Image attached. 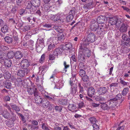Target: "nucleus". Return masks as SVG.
Returning a JSON list of instances; mask_svg holds the SVG:
<instances>
[{
    "label": "nucleus",
    "mask_w": 130,
    "mask_h": 130,
    "mask_svg": "<svg viewBox=\"0 0 130 130\" xmlns=\"http://www.w3.org/2000/svg\"><path fill=\"white\" fill-rule=\"evenodd\" d=\"M82 43L80 48V51L79 56H80V59L79 60H84L85 57H89L91 55L90 50L87 48L86 46L89 45L88 43Z\"/></svg>",
    "instance_id": "nucleus-1"
},
{
    "label": "nucleus",
    "mask_w": 130,
    "mask_h": 130,
    "mask_svg": "<svg viewBox=\"0 0 130 130\" xmlns=\"http://www.w3.org/2000/svg\"><path fill=\"white\" fill-rule=\"evenodd\" d=\"M87 68V67L85 63L80 62L79 65V74L80 76L82 77L86 75V72L85 70Z\"/></svg>",
    "instance_id": "nucleus-2"
},
{
    "label": "nucleus",
    "mask_w": 130,
    "mask_h": 130,
    "mask_svg": "<svg viewBox=\"0 0 130 130\" xmlns=\"http://www.w3.org/2000/svg\"><path fill=\"white\" fill-rule=\"evenodd\" d=\"M95 35L94 33L91 32L87 36V39L83 43H87L89 44L90 43L93 42L95 40Z\"/></svg>",
    "instance_id": "nucleus-3"
},
{
    "label": "nucleus",
    "mask_w": 130,
    "mask_h": 130,
    "mask_svg": "<svg viewBox=\"0 0 130 130\" xmlns=\"http://www.w3.org/2000/svg\"><path fill=\"white\" fill-rule=\"evenodd\" d=\"M18 65L22 69L27 68L29 66V62L27 59H23Z\"/></svg>",
    "instance_id": "nucleus-4"
},
{
    "label": "nucleus",
    "mask_w": 130,
    "mask_h": 130,
    "mask_svg": "<svg viewBox=\"0 0 130 130\" xmlns=\"http://www.w3.org/2000/svg\"><path fill=\"white\" fill-rule=\"evenodd\" d=\"M108 103L109 105L110 109V108H115V106L117 105V101H116V99H111L108 101Z\"/></svg>",
    "instance_id": "nucleus-5"
},
{
    "label": "nucleus",
    "mask_w": 130,
    "mask_h": 130,
    "mask_svg": "<svg viewBox=\"0 0 130 130\" xmlns=\"http://www.w3.org/2000/svg\"><path fill=\"white\" fill-rule=\"evenodd\" d=\"M98 23L94 20L92 21L91 23L90 28L92 30L95 31L98 29L99 25Z\"/></svg>",
    "instance_id": "nucleus-6"
},
{
    "label": "nucleus",
    "mask_w": 130,
    "mask_h": 130,
    "mask_svg": "<svg viewBox=\"0 0 130 130\" xmlns=\"http://www.w3.org/2000/svg\"><path fill=\"white\" fill-rule=\"evenodd\" d=\"M60 13H58L55 15L51 14L49 16V18L51 19L53 21H56L59 20Z\"/></svg>",
    "instance_id": "nucleus-7"
},
{
    "label": "nucleus",
    "mask_w": 130,
    "mask_h": 130,
    "mask_svg": "<svg viewBox=\"0 0 130 130\" xmlns=\"http://www.w3.org/2000/svg\"><path fill=\"white\" fill-rule=\"evenodd\" d=\"M107 91V88L105 87H101L98 90V93L100 95H103Z\"/></svg>",
    "instance_id": "nucleus-8"
},
{
    "label": "nucleus",
    "mask_w": 130,
    "mask_h": 130,
    "mask_svg": "<svg viewBox=\"0 0 130 130\" xmlns=\"http://www.w3.org/2000/svg\"><path fill=\"white\" fill-rule=\"evenodd\" d=\"M53 80L52 83V84H54L55 85V88L60 89L63 86V83L61 81H59L58 82H57L55 84V83L53 82Z\"/></svg>",
    "instance_id": "nucleus-9"
},
{
    "label": "nucleus",
    "mask_w": 130,
    "mask_h": 130,
    "mask_svg": "<svg viewBox=\"0 0 130 130\" xmlns=\"http://www.w3.org/2000/svg\"><path fill=\"white\" fill-rule=\"evenodd\" d=\"M74 87H71V88L70 93V94L73 96L75 94L77 91V86L74 84Z\"/></svg>",
    "instance_id": "nucleus-10"
},
{
    "label": "nucleus",
    "mask_w": 130,
    "mask_h": 130,
    "mask_svg": "<svg viewBox=\"0 0 130 130\" xmlns=\"http://www.w3.org/2000/svg\"><path fill=\"white\" fill-rule=\"evenodd\" d=\"M95 93L94 89L92 87H90L89 88L88 92V95L90 98H92L93 95Z\"/></svg>",
    "instance_id": "nucleus-11"
},
{
    "label": "nucleus",
    "mask_w": 130,
    "mask_h": 130,
    "mask_svg": "<svg viewBox=\"0 0 130 130\" xmlns=\"http://www.w3.org/2000/svg\"><path fill=\"white\" fill-rule=\"evenodd\" d=\"M56 39L55 37H51L47 39L46 42L47 44H56Z\"/></svg>",
    "instance_id": "nucleus-12"
},
{
    "label": "nucleus",
    "mask_w": 130,
    "mask_h": 130,
    "mask_svg": "<svg viewBox=\"0 0 130 130\" xmlns=\"http://www.w3.org/2000/svg\"><path fill=\"white\" fill-rule=\"evenodd\" d=\"M63 51L62 48H58L55 49L54 52V55L58 56V55H61Z\"/></svg>",
    "instance_id": "nucleus-13"
},
{
    "label": "nucleus",
    "mask_w": 130,
    "mask_h": 130,
    "mask_svg": "<svg viewBox=\"0 0 130 130\" xmlns=\"http://www.w3.org/2000/svg\"><path fill=\"white\" fill-rule=\"evenodd\" d=\"M100 103L101 104L100 105L101 107L103 110H108L110 109V107L108 106L106 102L105 103L100 102Z\"/></svg>",
    "instance_id": "nucleus-14"
},
{
    "label": "nucleus",
    "mask_w": 130,
    "mask_h": 130,
    "mask_svg": "<svg viewBox=\"0 0 130 130\" xmlns=\"http://www.w3.org/2000/svg\"><path fill=\"white\" fill-rule=\"evenodd\" d=\"M53 29L59 33L62 32L64 30L62 27L59 26H54L53 27Z\"/></svg>",
    "instance_id": "nucleus-15"
},
{
    "label": "nucleus",
    "mask_w": 130,
    "mask_h": 130,
    "mask_svg": "<svg viewBox=\"0 0 130 130\" xmlns=\"http://www.w3.org/2000/svg\"><path fill=\"white\" fill-rule=\"evenodd\" d=\"M68 108L70 110L73 112H75L77 111L76 110V107L74 104H70L68 106Z\"/></svg>",
    "instance_id": "nucleus-16"
},
{
    "label": "nucleus",
    "mask_w": 130,
    "mask_h": 130,
    "mask_svg": "<svg viewBox=\"0 0 130 130\" xmlns=\"http://www.w3.org/2000/svg\"><path fill=\"white\" fill-rule=\"evenodd\" d=\"M48 96H46V99L50 101H57V99L55 98V96L50 93L49 94Z\"/></svg>",
    "instance_id": "nucleus-17"
},
{
    "label": "nucleus",
    "mask_w": 130,
    "mask_h": 130,
    "mask_svg": "<svg viewBox=\"0 0 130 130\" xmlns=\"http://www.w3.org/2000/svg\"><path fill=\"white\" fill-rule=\"evenodd\" d=\"M105 19V16L100 15L97 18V22L99 24H102L103 23V21Z\"/></svg>",
    "instance_id": "nucleus-18"
},
{
    "label": "nucleus",
    "mask_w": 130,
    "mask_h": 130,
    "mask_svg": "<svg viewBox=\"0 0 130 130\" xmlns=\"http://www.w3.org/2000/svg\"><path fill=\"white\" fill-rule=\"evenodd\" d=\"M32 6L38 7L40 4V0H32Z\"/></svg>",
    "instance_id": "nucleus-19"
},
{
    "label": "nucleus",
    "mask_w": 130,
    "mask_h": 130,
    "mask_svg": "<svg viewBox=\"0 0 130 130\" xmlns=\"http://www.w3.org/2000/svg\"><path fill=\"white\" fill-rule=\"evenodd\" d=\"M117 21V19L116 17H113L110 19L109 22L111 25H113L116 24Z\"/></svg>",
    "instance_id": "nucleus-20"
},
{
    "label": "nucleus",
    "mask_w": 130,
    "mask_h": 130,
    "mask_svg": "<svg viewBox=\"0 0 130 130\" xmlns=\"http://www.w3.org/2000/svg\"><path fill=\"white\" fill-rule=\"evenodd\" d=\"M14 56L16 59H20L23 57V55L21 52H17L14 54Z\"/></svg>",
    "instance_id": "nucleus-21"
},
{
    "label": "nucleus",
    "mask_w": 130,
    "mask_h": 130,
    "mask_svg": "<svg viewBox=\"0 0 130 130\" xmlns=\"http://www.w3.org/2000/svg\"><path fill=\"white\" fill-rule=\"evenodd\" d=\"M120 83L121 84L122 86L125 87L128 86L129 84L128 82H125L124 80L122 78H120Z\"/></svg>",
    "instance_id": "nucleus-22"
},
{
    "label": "nucleus",
    "mask_w": 130,
    "mask_h": 130,
    "mask_svg": "<svg viewBox=\"0 0 130 130\" xmlns=\"http://www.w3.org/2000/svg\"><path fill=\"white\" fill-rule=\"evenodd\" d=\"M72 44L71 43H68L64 46L63 49L64 50H70L72 47Z\"/></svg>",
    "instance_id": "nucleus-23"
},
{
    "label": "nucleus",
    "mask_w": 130,
    "mask_h": 130,
    "mask_svg": "<svg viewBox=\"0 0 130 130\" xmlns=\"http://www.w3.org/2000/svg\"><path fill=\"white\" fill-rule=\"evenodd\" d=\"M28 48L31 50L33 49V46L34 45V42L32 40H30L28 42Z\"/></svg>",
    "instance_id": "nucleus-24"
},
{
    "label": "nucleus",
    "mask_w": 130,
    "mask_h": 130,
    "mask_svg": "<svg viewBox=\"0 0 130 130\" xmlns=\"http://www.w3.org/2000/svg\"><path fill=\"white\" fill-rule=\"evenodd\" d=\"M17 74L18 76L21 77H23L25 75V71L22 70H19L17 72Z\"/></svg>",
    "instance_id": "nucleus-25"
},
{
    "label": "nucleus",
    "mask_w": 130,
    "mask_h": 130,
    "mask_svg": "<svg viewBox=\"0 0 130 130\" xmlns=\"http://www.w3.org/2000/svg\"><path fill=\"white\" fill-rule=\"evenodd\" d=\"M60 15H61L59 16V20L60 21V23H61L64 21L66 17L62 13H60Z\"/></svg>",
    "instance_id": "nucleus-26"
},
{
    "label": "nucleus",
    "mask_w": 130,
    "mask_h": 130,
    "mask_svg": "<svg viewBox=\"0 0 130 130\" xmlns=\"http://www.w3.org/2000/svg\"><path fill=\"white\" fill-rule=\"evenodd\" d=\"M5 66L8 67H11L12 64V62L10 60H7L4 62Z\"/></svg>",
    "instance_id": "nucleus-27"
},
{
    "label": "nucleus",
    "mask_w": 130,
    "mask_h": 130,
    "mask_svg": "<svg viewBox=\"0 0 130 130\" xmlns=\"http://www.w3.org/2000/svg\"><path fill=\"white\" fill-rule=\"evenodd\" d=\"M2 115L5 118L7 119L10 117V114L7 110L4 111L2 113Z\"/></svg>",
    "instance_id": "nucleus-28"
},
{
    "label": "nucleus",
    "mask_w": 130,
    "mask_h": 130,
    "mask_svg": "<svg viewBox=\"0 0 130 130\" xmlns=\"http://www.w3.org/2000/svg\"><path fill=\"white\" fill-rule=\"evenodd\" d=\"M56 44H48L47 48V50L50 51L53 50L55 47V45Z\"/></svg>",
    "instance_id": "nucleus-29"
},
{
    "label": "nucleus",
    "mask_w": 130,
    "mask_h": 130,
    "mask_svg": "<svg viewBox=\"0 0 130 130\" xmlns=\"http://www.w3.org/2000/svg\"><path fill=\"white\" fill-rule=\"evenodd\" d=\"M127 28V27L125 24H123L122 25L120 28V31L122 32H125L126 31Z\"/></svg>",
    "instance_id": "nucleus-30"
},
{
    "label": "nucleus",
    "mask_w": 130,
    "mask_h": 130,
    "mask_svg": "<svg viewBox=\"0 0 130 130\" xmlns=\"http://www.w3.org/2000/svg\"><path fill=\"white\" fill-rule=\"evenodd\" d=\"M75 79V78H74V77L70 79V84L71 87H74V84H75L76 85H76L77 82L76 80L75 81H74Z\"/></svg>",
    "instance_id": "nucleus-31"
},
{
    "label": "nucleus",
    "mask_w": 130,
    "mask_h": 130,
    "mask_svg": "<svg viewBox=\"0 0 130 130\" xmlns=\"http://www.w3.org/2000/svg\"><path fill=\"white\" fill-rule=\"evenodd\" d=\"M14 55V53L12 51H10L7 54V56L8 58H13Z\"/></svg>",
    "instance_id": "nucleus-32"
},
{
    "label": "nucleus",
    "mask_w": 130,
    "mask_h": 130,
    "mask_svg": "<svg viewBox=\"0 0 130 130\" xmlns=\"http://www.w3.org/2000/svg\"><path fill=\"white\" fill-rule=\"evenodd\" d=\"M129 89L128 87L124 88L122 91V94L123 96H125L128 92Z\"/></svg>",
    "instance_id": "nucleus-33"
},
{
    "label": "nucleus",
    "mask_w": 130,
    "mask_h": 130,
    "mask_svg": "<svg viewBox=\"0 0 130 130\" xmlns=\"http://www.w3.org/2000/svg\"><path fill=\"white\" fill-rule=\"evenodd\" d=\"M4 39L5 41L8 43H12L13 41L12 39L8 36L6 37Z\"/></svg>",
    "instance_id": "nucleus-34"
},
{
    "label": "nucleus",
    "mask_w": 130,
    "mask_h": 130,
    "mask_svg": "<svg viewBox=\"0 0 130 130\" xmlns=\"http://www.w3.org/2000/svg\"><path fill=\"white\" fill-rule=\"evenodd\" d=\"M89 120L91 123L92 124L96 123V122H97V121L96 118L94 117H90L89 119Z\"/></svg>",
    "instance_id": "nucleus-35"
},
{
    "label": "nucleus",
    "mask_w": 130,
    "mask_h": 130,
    "mask_svg": "<svg viewBox=\"0 0 130 130\" xmlns=\"http://www.w3.org/2000/svg\"><path fill=\"white\" fill-rule=\"evenodd\" d=\"M11 76V74L8 71L6 72L4 74V78L6 79L10 78Z\"/></svg>",
    "instance_id": "nucleus-36"
},
{
    "label": "nucleus",
    "mask_w": 130,
    "mask_h": 130,
    "mask_svg": "<svg viewBox=\"0 0 130 130\" xmlns=\"http://www.w3.org/2000/svg\"><path fill=\"white\" fill-rule=\"evenodd\" d=\"M8 30V27L6 25H5L1 29L2 31L4 33L7 32Z\"/></svg>",
    "instance_id": "nucleus-37"
},
{
    "label": "nucleus",
    "mask_w": 130,
    "mask_h": 130,
    "mask_svg": "<svg viewBox=\"0 0 130 130\" xmlns=\"http://www.w3.org/2000/svg\"><path fill=\"white\" fill-rule=\"evenodd\" d=\"M30 29V26L28 25H25L22 28V30L24 31L29 30Z\"/></svg>",
    "instance_id": "nucleus-38"
},
{
    "label": "nucleus",
    "mask_w": 130,
    "mask_h": 130,
    "mask_svg": "<svg viewBox=\"0 0 130 130\" xmlns=\"http://www.w3.org/2000/svg\"><path fill=\"white\" fill-rule=\"evenodd\" d=\"M75 8L74 7L72 8L69 12V14L74 16L75 14Z\"/></svg>",
    "instance_id": "nucleus-39"
},
{
    "label": "nucleus",
    "mask_w": 130,
    "mask_h": 130,
    "mask_svg": "<svg viewBox=\"0 0 130 130\" xmlns=\"http://www.w3.org/2000/svg\"><path fill=\"white\" fill-rule=\"evenodd\" d=\"M35 100L36 101H39V102H37V103H41L42 101V99L41 98L39 95H37L35 96Z\"/></svg>",
    "instance_id": "nucleus-40"
},
{
    "label": "nucleus",
    "mask_w": 130,
    "mask_h": 130,
    "mask_svg": "<svg viewBox=\"0 0 130 130\" xmlns=\"http://www.w3.org/2000/svg\"><path fill=\"white\" fill-rule=\"evenodd\" d=\"M44 41L43 39L39 40V46L42 48L45 46Z\"/></svg>",
    "instance_id": "nucleus-41"
},
{
    "label": "nucleus",
    "mask_w": 130,
    "mask_h": 130,
    "mask_svg": "<svg viewBox=\"0 0 130 130\" xmlns=\"http://www.w3.org/2000/svg\"><path fill=\"white\" fill-rule=\"evenodd\" d=\"M63 2L61 0L57 1L55 3V5L56 6L58 7H59L62 3Z\"/></svg>",
    "instance_id": "nucleus-42"
},
{
    "label": "nucleus",
    "mask_w": 130,
    "mask_h": 130,
    "mask_svg": "<svg viewBox=\"0 0 130 130\" xmlns=\"http://www.w3.org/2000/svg\"><path fill=\"white\" fill-rule=\"evenodd\" d=\"M34 88L32 89L30 88H27V91L29 94L32 95L34 93Z\"/></svg>",
    "instance_id": "nucleus-43"
},
{
    "label": "nucleus",
    "mask_w": 130,
    "mask_h": 130,
    "mask_svg": "<svg viewBox=\"0 0 130 130\" xmlns=\"http://www.w3.org/2000/svg\"><path fill=\"white\" fill-rule=\"evenodd\" d=\"M74 16L69 14L67 17L66 19L67 22H69L71 21L73 18Z\"/></svg>",
    "instance_id": "nucleus-44"
},
{
    "label": "nucleus",
    "mask_w": 130,
    "mask_h": 130,
    "mask_svg": "<svg viewBox=\"0 0 130 130\" xmlns=\"http://www.w3.org/2000/svg\"><path fill=\"white\" fill-rule=\"evenodd\" d=\"M12 108L16 111H19L20 110V109L19 107L15 105H11Z\"/></svg>",
    "instance_id": "nucleus-45"
},
{
    "label": "nucleus",
    "mask_w": 130,
    "mask_h": 130,
    "mask_svg": "<svg viewBox=\"0 0 130 130\" xmlns=\"http://www.w3.org/2000/svg\"><path fill=\"white\" fill-rule=\"evenodd\" d=\"M104 30L103 28H100V29H98L97 30V33L98 35H101L103 34Z\"/></svg>",
    "instance_id": "nucleus-46"
},
{
    "label": "nucleus",
    "mask_w": 130,
    "mask_h": 130,
    "mask_svg": "<svg viewBox=\"0 0 130 130\" xmlns=\"http://www.w3.org/2000/svg\"><path fill=\"white\" fill-rule=\"evenodd\" d=\"M97 101L100 102H102L103 103L104 102L106 101V99L104 98L101 96H100L98 97L97 98Z\"/></svg>",
    "instance_id": "nucleus-47"
},
{
    "label": "nucleus",
    "mask_w": 130,
    "mask_h": 130,
    "mask_svg": "<svg viewBox=\"0 0 130 130\" xmlns=\"http://www.w3.org/2000/svg\"><path fill=\"white\" fill-rule=\"evenodd\" d=\"M46 66H43L42 67H40L39 68V72L41 73H42L43 71H44L43 73L44 72V71H46Z\"/></svg>",
    "instance_id": "nucleus-48"
},
{
    "label": "nucleus",
    "mask_w": 130,
    "mask_h": 130,
    "mask_svg": "<svg viewBox=\"0 0 130 130\" xmlns=\"http://www.w3.org/2000/svg\"><path fill=\"white\" fill-rule=\"evenodd\" d=\"M44 104L45 106L47 108L48 107V108H49L51 106L50 102L47 100L45 101V103H44Z\"/></svg>",
    "instance_id": "nucleus-49"
},
{
    "label": "nucleus",
    "mask_w": 130,
    "mask_h": 130,
    "mask_svg": "<svg viewBox=\"0 0 130 130\" xmlns=\"http://www.w3.org/2000/svg\"><path fill=\"white\" fill-rule=\"evenodd\" d=\"M0 48L2 51H5L9 49V48L7 46L2 45L0 46Z\"/></svg>",
    "instance_id": "nucleus-50"
},
{
    "label": "nucleus",
    "mask_w": 130,
    "mask_h": 130,
    "mask_svg": "<svg viewBox=\"0 0 130 130\" xmlns=\"http://www.w3.org/2000/svg\"><path fill=\"white\" fill-rule=\"evenodd\" d=\"M124 121H123L120 122V124L118 125L119 126L117 128L116 130H120V129L121 130H123L124 129L125 127V126L124 125H123L122 126H120V125Z\"/></svg>",
    "instance_id": "nucleus-51"
},
{
    "label": "nucleus",
    "mask_w": 130,
    "mask_h": 130,
    "mask_svg": "<svg viewBox=\"0 0 130 130\" xmlns=\"http://www.w3.org/2000/svg\"><path fill=\"white\" fill-rule=\"evenodd\" d=\"M122 38L124 40L126 41L130 40V39L129 38L128 36L125 34H123L122 36Z\"/></svg>",
    "instance_id": "nucleus-52"
},
{
    "label": "nucleus",
    "mask_w": 130,
    "mask_h": 130,
    "mask_svg": "<svg viewBox=\"0 0 130 130\" xmlns=\"http://www.w3.org/2000/svg\"><path fill=\"white\" fill-rule=\"evenodd\" d=\"M58 72V71L57 69H55V70L54 71V74H53L50 78V80L51 81H52L51 79L54 80V77L55 76V74L57 72Z\"/></svg>",
    "instance_id": "nucleus-53"
},
{
    "label": "nucleus",
    "mask_w": 130,
    "mask_h": 130,
    "mask_svg": "<svg viewBox=\"0 0 130 130\" xmlns=\"http://www.w3.org/2000/svg\"><path fill=\"white\" fill-rule=\"evenodd\" d=\"M45 55L44 54H42L41 56L40 59L39 60V62L42 63L44 61L45 59Z\"/></svg>",
    "instance_id": "nucleus-54"
},
{
    "label": "nucleus",
    "mask_w": 130,
    "mask_h": 130,
    "mask_svg": "<svg viewBox=\"0 0 130 130\" xmlns=\"http://www.w3.org/2000/svg\"><path fill=\"white\" fill-rule=\"evenodd\" d=\"M63 65L64 66V70L66 72L67 71L66 69L69 67V64H68L66 61H64V62Z\"/></svg>",
    "instance_id": "nucleus-55"
},
{
    "label": "nucleus",
    "mask_w": 130,
    "mask_h": 130,
    "mask_svg": "<svg viewBox=\"0 0 130 130\" xmlns=\"http://www.w3.org/2000/svg\"><path fill=\"white\" fill-rule=\"evenodd\" d=\"M78 87H79V93H83L84 89H83V88L81 86V85L80 84H79Z\"/></svg>",
    "instance_id": "nucleus-56"
},
{
    "label": "nucleus",
    "mask_w": 130,
    "mask_h": 130,
    "mask_svg": "<svg viewBox=\"0 0 130 130\" xmlns=\"http://www.w3.org/2000/svg\"><path fill=\"white\" fill-rule=\"evenodd\" d=\"M64 36L62 35L59 36L58 38V39L60 41H62L64 39Z\"/></svg>",
    "instance_id": "nucleus-57"
},
{
    "label": "nucleus",
    "mask_w": 130,
    "mask_h": 130,
    "mask_svg": "<svg viewBox=\"0 0 130 130\" xmlns=\"http://www.w3.org/2000/svg\"><path fill=\"white\" fill-rule=\"evenodd\" d=\"M61 102L62 105L67 104L68 102V101L66 99H62L61 100Z\"/></svg>",
    "instance_id": "nucleus-58"
},
{
    "label": "nucleus",
    "mask_w": 130,
    "mask_h": 130,
    "mask_svg": "<svg viewBox=\"0 0 130 130\" xmlns=\"http://www.w3.org/2000/svg\"><path fill=\"white\" fill-rule=\"evenodd\" d=\"M82 77L83 80L84 82H87L89 80L88 77L87 75H85Z\"/></svg>",
    "instance_id": "nucleus-59"
},
{
    "label": "nucleus",
    "mask_w": 130,
    "mask_h": 130,
    "mask_svg": "<svg viewBox=\"0 0 130 130\" xmlns=\"http://www.w3.org/2000/svg\"><path fill=\"white\" fill-rule=\"evenodd\" d=\"M6 87L8 89H9L11 88V84L10 83H6L5 84Z\"/></svg>",
    "instance_id": "nucleus-60"
},
{
    "label": "nucleus",
    "mask_w": 130,
    "mask_h": 130,
    "mask_svg": "<svg viewBox=\"0 0 130 130\" xmlns=\"http://www.w3.org/2000/svg\"><path fill=\"white\" fill-rule=\"evenodd\" d=\"M93 130H98L99 129V126L96 123L93 124L92 126Z\"/></svg>",
    "instance_id": "nucleus-61"
},
{
    "label": "nucleus",
    "mask_w": 130,
    "mask_h": 130,
    "mask_svg": "<svg viewBox=\"0 0 130 130\" xmlns=\"http://www.w3.org/2000/svg\"><path fill=\"white\" fill-rule=\"evenodd\" d=\"M42 129L44 130H50L49 128L47 127L46 125L44 123H43L42 126Z\"/></svg>",
    "instance_id": "nucleus-62"
},
{
    "label": "nucleus",
    "mask_w": 130,
    "mask_h": 130,
    "mask_svg": "<svg viewBox=\"0 0 130 130\" xmlns=\"http://www.w3.org/2000/svg\"><path fill=\"white\" fill-rule=\"evenodd\" d=\"M36 7H35L34 6L32 7L31 9L30 10V11L31 13H33L32 12H34L36 11L37 9Z\"/></svg>",
    "instance_id": "nucleus-63"
},
{
    "label": "nucleus",
    "mask_w": 130,
    "mask_h": 130,
    "mask_svg": "<svg viewBox=\"0 0 130 130\" xmlns=\"http://www.w3.org/2000/svg\"><path fill=\"white\" fill-rule=\"evenodd\" d=\"M62 109V107L60 106H56L55 107V110L59 112L61 111Z\"/></svg>",
    "instance_id": "nucleus-64"
}]
</instances>
